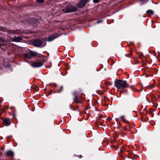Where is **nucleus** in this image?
Masks as SVG:
<instances>
[{"instance_id":"25","label":"nucleus","mask_w":160,"mask_h":160,"mask_svg":"<svg viewBox=\"0 0 160 160\" xmlns=\"http://www.w3.org/2000/svg\"><path fill=\"white\" fill-rule=\"evenodd\" d=\"M115 80H118L117 79H115Z\"/></svg>"},{"instance_id":"21","label":"nucleus","mask_w":160,"mask_h":160,"mask_svg":"<svg viewBox=\"0 0 160 160\" xmlns=\"http://www.w3.org/2000/svg\"><path fill=\"white\" fill-rule=\"evenodd\" d=\"M124 149V147H122V148L121 149V152H122L123 151V150Z\"/></svg>"},{"instance_id":"24","label":"nucleus","mask_w":160,"mask_h":160,"mask_svg":"<svg viewBox=\"0 0 160 160\" xmlns=\"http://www.w3.org/2000/svg\"><path fill=\"white\" fill-rule=\"evenodd\" d=\"M79 158H81V155H80V156H79Z\"/></svg>"},{"instance_id":"2","label":"nucleus","mask_w":160,"mask_h":160,"mask_svg":"<svg viewBox=\"0 0 160 160\" xmlns=\"http://www.w3.org/2000/svg\"><path fill=\"white\" fill-rule=\"evenodd\" d=\"M46 44L45 40L43 39H36L32 42L33 46L39 47H43L46 45Z\"/></svg>"},{"instance_id":"22","label":"nucleus","mask_w":160,"mask_h":160,"mask_svg":"<svg viewBox=\"0 0 160 160\" xmlns=\"http://www.w3.org/2000/svg\"><path fill=\"white\" fill-rule=\"evenodd\" d=\"M102 20H100V21H97V23H100V22H101Z\"/></svg>"},{"instance_id":"10","label":"nucleus","mask_w":160,"mask_h":160,"mask_svg":"<svg viewBox=\"0 0 160 160\" xmlns=\"http://www.w3.org/2000/svg\"><path fill=\"white\" fill-rule=\"evenodd\" d=\"M22 32H21L19 30H11L10 31L9 33H13L14 34H18L19 33H21Z\"/></svg>"},{"instance_id":"14","label":"nucleus","mask_w":160,"mask_h":160,"mask_svg":"<svg viewBox=\"0 0 160 160\" xmlns=\"http://www.w3.org/2000/svg\"><path fill=\"white\" fill-rule=\"evenodd\" d=\"M24 55L25 57L29 59L31 58L32 57L31 55H30L29 52L28 53H25Z\"/></svg>"},{"instance_id":"16","label":"nucleus","mask_w":160,"mask_h":160,"mask_svg":"<svg viewBox=\"0 0 160 160\" xmlns=\"http://www.w3.org/2000/svg\"><path fill=\"white\" fill-rule=\"evenodd\" d=\"M7 107L8 109L12 110L13 112H14L15 110V108L14 107L12 106L11 107H8L7 106Z\"/></svg>"},{"instance_id":"8","label":"nucleus","mask_w":160,"mask_h":160,"mask_svg":"<svg viewBox=\"0 0 160 160\" xmlns=\"http://www.w3.org/2000/svg\"><path fill=\"white\" fill-rule=\"evenodd\" d=\"M22 40V38L21 36L14 37L12 39V41L14 42H18Z\"/></svg>"},{"instance_id":"6","label":"nucleus","mask_w":160,"mask_h":160,"mask_svg":"<svg viewBox=\"0 0 160 160\" xmlns=\"http://www.w3.org/2000/svg\"><path fill=\"white\" fill-rule=\"evenodd\" d=\"M43 64V62H35L31 64V65L33 67L37 68L42 66Z\"/></svg>"},{"instance_id":"23","label":"nucleus","mask_w":160,"mask_h":160,"mask_svg":"<svg viewBox=\"0 0 160 160\" xmlns=\"http://www.w3.org/2000/svg\"><path fill=\"white\" fill-rule=\"evenodd\" d=\"M4 45V44H0V47H1V45Z\"/></svg>"},{"instance_id":"7","label":"nucleus","mask_w":160,"mask_h":160,"mask_svg":"<svg viewBox=\"0 0 160 160\" xmlns=\"http://www.w3.org/2000/svg\"><path fill=\"white\" fill-rule=\"evenodd\" d=\"M3 122L4 124L6 126L10 125L11 123L10 119L8 118L4 119L3 120Z\"/></svg>"},{"instance_id":"18","label":"nucleus","mask_w":160,"mask_h":160,"mask_svg":"<svg viewBox=\"0 0 160 160\" xmlns=\"http://www.w3.org/2000/svg\"><path fill=\"white\" fill-rule=\"evenodd\" d=\"M100 0H93V2L95 3H98Z\"/></svg>"},{"instance_id":"9","label":"nucleus","mask_w":160,"mask_h":160,"mask_svg":"<svg viewBox=\"0 0 160 160\" xmlns=\"http://www.w3.org/2000/svg\"><path fill=\"white\" fill-rule=\"evenodd\" d=\"M87 1V0H81L78 4V6L79 8H81L84 7Z\"/></svg>"},{"instance_id":"13","label":"nucleus","mask_w":160,"mask_h":160,"mask_svg":"<svg viewBox=\"0 0 160 160\" xmlns=\"http://www.w3.org/2000/svg\"><path fill=\"white\" fill-rule=\"evenodd\" d=\"M120 118L121 119V120L123 122H128V121L125 118V117L124 116L120 117Z\"/></svg>"},{"instance_id":"17","label":"nucleus","mask_w":160,"mask_h":160,"mask_svg":"<svg viewBox=\"0 0 160 160\" xmlns=\"http://www.w3.org/2000/svg\"><path fill=\"white\" fill-rule=\"evenodd\" d=\"M44 0H37V2L39 3H42L43 2Z\"/></svg>"},{"instance_id":"12","label":"nucleus","mask_w":160,"mask_h":160,"mask_svg":"<svg viewBox=\"0 0 160 160\" xmlns=\"http://www.w3.org/2000/svg\"><path fill=\"white\" fill-rule=\"evenodd\" d=\"M30 55H31V57H34L36 56L37 55V53L32 51H29Z\"/></svg>"},{"instance_id":"11","label":"nucleus","mask_w":160,"mask_h":160,"mask_svg":"<svg viewBox=\"0 0 160 160\" xmlns=\"http://www.w3.org/2000/svg\"><path fill=\"white\" fill-rule=\"evenodd\" d=\"M6 155L8 156H11L12 157L13 156V152L11 151H8L6 152Z\"/></svg>"},{"instance_id":"1","label":"nucleus","mask_w":160,"mask_h":160,"mask_svg":"<svg viewBox=\"0 0 160 160\" xmlns=\"http://www.w3.org/2000/svg\"><path fill=\"white\" fill-rule=\"evenodd\" d=\"M114 84L115 86L118 89H122L129 87L128 84L125 81H115Z\"/></svg>"},{"instance_id":"4","label":"nucleus","mask_w":160,"mask_h":160,"mask_svg":"<svg viewBox=\"0 0 160 160\" xmlns=\"http://www.w3.org/2000/svg\"><path fill=\"white\" fill-rule=\"evenodd\" d=\"M78 9L77 7H73L72 6H67L65 9L64 11L65 12H73L76 11Z\"/></svg>"},{"instance_id":"15","label":"nucleus","mask_w":160,"mask_h":160,"mask_svg":"<svg viewBox=\"0 0 160 160\" xmlns=\"http://www.w3.org/2000/svg\"><path fill=\"white\" fill-rule=\"evenodd\" d=\"M146 13L148 15H151L153 14V11L151 10H149L146 11Z\"/></svg>"},{"instance_id":"19","label":"nucleus","mask_w":160,"mask_h":160,"mask_svg":"<svg viewBox=\"0 0 160 160\" xmlns=\"http://www.w3.org/2000/svg\"><path fill=\"white\" fill-rule=\"evenodd\" d=\"M0 41H3L4 42H5V40L4 39H3L2 38H0Z\"/></svg>"},{"instance_id":"20","label":"nucleus","mask_w":160,"mask_h":160,"mask_svg":"<svg viewBox=\"0 0 160 160\" xmlns=\"http://www.w3.org/2000/svg\"><path fill=\"white\" fill-rule=\"evenodd\" d=\"M155 85L154 84H152V85H151L150 86V87L151 88H153L155 87Z\"/></svg>"},{"instance_id":"3","label":"nucleus","mask_w":160,"mask_h":160,"mask_svg":"<svg viewBox=\"0 0 160 160\" xmlns=\"http://www.w3.org/2000/svg\"><path fill=\"white\" fill-rule=\"evenodd\" d=\"M80 94L81 95L83 94L82 91L81 89H80L78 91H75L72 93L74 97L73 98L74 101L76 102L77 103H81V102L78 98V96L79 94Z\"/></svg>"},{"instance_id":"5","label":"nucleus","mask_w":160,"mask_h":160,"mask_svg":"<svg viewBox=\"0 0 160 160\" xmlns=\"http://www.w3.org/2000/svg\"><path fill=\"white\" fill-rule=\"evenodd\" d=\"M59 36L58 34L57 33H54L52 35L49 36L47 40L46 39L45 41H47L48 42H51L53 41L55 39L57 38Z\"/></svg>"}]
</instances>
